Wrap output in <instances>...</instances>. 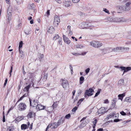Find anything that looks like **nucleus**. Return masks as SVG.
<instances>
[{
  "label": "nucleus",
  "mask_w": 131,
  "mask_h": 131,
  "mask_svg": "<svg viewBox=\"0 0 131 131\" xmlns=\"http://www.w3.org/2000/svg\"><path fill=\"white\" fill-rule=\"evenodd\" d=\"M35 79L34 78L31 77L30 78L29 81L30 83L27 86H26L24 89V91H26L27 92L28 90L30 88L31 84H32V85L33 87H34V84L35 83Z\"/></svg>",
  "instance_id": "1"
},
{
  "label": "nucleus",
  "mask_w": 131,
  "mask_h": 131,
  "mask_svg": "<svg viewBox=\"0 0 131 131\" xmlns=\"http://www.w3.org/2000/svg\"><path fill=\"white\" fill-rule=\"evenodd\" d=\"M90 45L95 48L100 47L103 45L100 41H91L90 42Z\"/></svg>",
  "instance_id": "2"
},
{
  "label": "nucleus",
  "mask_w": 131,
  "mask_h": 131,
  "mask_svg": "<svg viewBox=\"0 0 131 131\" xmlns=\"http://www.w3.org/2000/svg\"><path fill=\"white\" fill-rule=\"evenodd\" d=\"M26 105L23 103H20L17 106L18 110L21 111H24L26 109Z\"/></svg>",
  "instance_id": "3"
},
{
  "label": "nucleus",
  "mask_w": 131,
  "mask_h": 131,
  "mask_svg": "<svg viewBox=\"0 0 131 131\" xmlns=\"http://www.w3.org/2000/svg\"><path fill=\"white\" fill-rule=\"evenodd\" d=\"M60 22L59 17L57 15L55 16L54 18L53 24L55 26H57Z\"/></svg>",
  "instance_id": "4"
},
{
  "label": "nucleus",
  "mask_w": 131,
  "mask_h": 131,
  "mask_svg": "<svg viewBox=\"0 0 131 131\" xmlns=\"http://www.w3.org/2000/svg\"><path fill=\"white\" fill-rule=\"evenodd\" d=\"M29 101L30 106L32 107H36L38 105V101L37 100H33L32 101L29 98Z\"/></svg>",
  "instance_id": "5"
},
{
  "label": "nucleus",
  "mask_w": 131,
  "mask_h": 131,
  "mask_svg": "<svg viewBox=\"0 0 131 131\" xmlns=\"http://www.w3.org/2000/svg\"><path fill=\"white\" fill-rule=\"evenodd\" d=\"M114 117H117L116 114L114 112L111 113L107 116L105 119L106 120H108L110 119L114 118Z\"/></svg>",
  "instance_id": "6"
},
{
  "label": "nucleus",
  "mask_w": 131,
  "mask_h": 131,
  "mask_svg": "<svg viewBox=\"0 0 131 131\" xmlns=\"http://www.w3.org/2000/svg\"><path fill=\"white\" fill-rule=\"evenodd\" d=\"M57 126L56 125V123H52L49 124L47 127L46 131H47L48 129V128L50 127L51 128L55 129L57 127Z\"/></svg>",
  "instance_id": "7"
},
{
  "label": "nucleus",
  "mask_w": 131,
  "mask_h": 131,
  "mask_svg": "<svg viewBox=\"0 0 131 131\" xmlns=\"http://www.w3.org/2000/svg\"><path fill=\"white\" fill-rule=\"evenodd\" d=\"M93 92V90H92V89L90 88L89 90L86 91L85 92V96L86 95L89 96H91L93 94V93H92Z\"/></svg>",
  "instance_id": "8"
},
{
  "label": "nucleus",
  "mask_w": 131,
  "mask_h": 131,
  "mask_svg": "<svg viewBox=\"0 0 131 131\" xmlns=\"http://www.w3.org/2000/svg\"><path fill=\"white\" fill-rule=\"evenodd\" d=\"M69 83L68 81L66 80H63L62 85L63 88H66L68 85Z\"/></svg>",
  "instance_id": "9"
},
{
  "label": "nucleus",
  "mask_w": 131,
  "mask_h": 131,
  "mask_svg": "<svg viewBox=\"0 0 131 131\" xmlns=\"http://www.w3.org/2000/svg\"><path fill=\"white\" fill-rule=\"evenodd\" d=\"M121 47H118L114 48L112 50L109 51L108 52H111L112 51L116 52L121 51Z\"/></svg>",
  "instance_id": "10"
},
{
  "label": "nucleus",
  "mask_w": 131,
  "mask_h": 131,
  "mask_svg": "<svg viewBox=\"0 0 131 131\" xmlns=\"http://www.w3.org/2000/svg\"><path fill=\"white\" fill-rule=\"evenodd\" d=\"M105 107H101L98 110V112L99 114H103L105 112Z\"/></svg>",
  "instance_id": "11"
},
{
  "label": "nucleus",
  "mask_w": 131,
  "mask_h": 131,
  "mask_svg": "<svg viewBox=\"0 0 131 131\" xmlns=\"http://www.w3.org/2000/svg\"><path fill=\"white\" fill-rule=\"evenodd\" d=\"M45 107L44 106H42L40 104H38V105L36 107V109L39 110L44 109L45 108Z\"/></svg>",
  "instance_id": "12"
},
{
  "label": "nucleus",
  "mask_w": 131,
  "mask_h": 131,
  "mask_svg": "<svg viewBox=\"0 0 131 131\" xmlns=\"http://www.w3.org/2000/svg\"><path fill=\"white\" fill-rule=\"evenodd\" d=\"M70 2L69 1H66L64 2V5L66 7H68L71 6V5L70 4Z\"/></svg>",
  "instance_id": "13"
},
{
  "label": "nucleus",
  "mask_w": 131,
  "mask_h": 131,
  "mask_svg": "<svg viewBox=\"0 0 131 131\" xmlns=\"http://www.w3.org/2000/svg\"><path fill=\"white\" fill-rule=\"evenodd\" d=\"M62 118H61V119H62ZM64 121V119H60L58 121V122L57 123H56V125L57 126V127L58 126L60 125L61 124H62L63 123Z\"/></svg>",
  "instance_id": "14"
},
{
  "label": "nucleus",
  "mask_w": 131,
  "mask_h": 131,
  "mask_svg": "<svg viewBox=\"0 0 131 131\" xmlns=\"http://www.w3.org/2000/svg\"><path fill=\"white\" fill-rule=\"evenodd\" d=\"M27 8L28 9H33L34 8V4H29Z\"/></svg>",
  "instance_id": "15"
},
{
  "label": "nucleus",
  "mask_w": 131,
  "mask_h": 131,
  "mask_svg": "<svg viewBox=\"0 0 131 131\" xmlns=\"http://www.w3.org/2000/svg\"><path fill=\"white\" fill-rule=\"evenodd\" d=\"M54 30V29L52 27H51L48 29V32L50 33H53Z\"/></svg>",
  "instance_id": "16"
},
{
  "label": "nucleus",
  "mask_w": 131,
  "mask_h": 131,
  "mask_svg": "<svg viewBox=\"0 0 131 131\" xmlns=\"http://www.w3.org/2000/svg\"><path fill=\"white\" fill-rule=\"evenodd\" d=\"M125 94L124 93L122 94H119L118 95V99H119L121 100V101H122L123 97L125 96Z\"/></svg>",
  "instance_id": "17"
},
{
  "label": "nucleus",
  "mask_w": 131,
  "mask_h": 131,
  "mask_svg": "<svg viewBox=\"0 0 131 131\" xmlns=\"http://www.w3.org/2000/svg\"><path fill=\"white\" fill-rule=\"evenodd\" d=\"M59 38V36L58 35H56L54 37L53 40H57L59 41L60 40Z\"/></svg>",
  "instance_id": "18"
},
{
  "label": "nucleus",
  "mask_w": 131,
  "mask_h": 131,
  "mask_svg": "<svg viewBox=\"0 0 131 131\" xmlns=\"http://www.w3.org/2000/svg\"><path fill=\"white\" fill-rule=\"evenodd\" d=\"M85 123V122H82L80 125L79 126V128H82L85 126L86 125Z\"/></svg>",
  "instance_id": "19"
},
{
  "label": "nucleus",
  "mask_w": 131,
  "mask_h": 131,
  "mask_svg": "<svg viewBox=\"0 0 131 131\" xmlns=\"http://www.w3.org/2000/svg\"><path fill=\"white\" fill-rule=\"evenodd\" d=\"M7 12L9 16L8 17H10L12 14V11L9 8L7 9Z\"/></svg>",
  "instance_id": "20"
},
{
  "label": "nucleus",
  "mask_w": 131,
  "mask_h": 131,
  "mask_svg": "<svg viewBox=\"0 0 131 131\" xmlns=\"http://www.w3.org/2000/svg\"><path fill=\"white\" fill-rule=\"evenodd\" d=\"M124 80L123 79H120L118 82V84L119 86H121L124 84Z\"/></svg>",
  "instance_id": "21"
},
{
  "label": "nucleus",
  "mask_w": 131,
  "mask_h": 131,
  "mask_svg": "<svg viewBox=\"0 0 131 131\" xmlns=\"http://www.w3.org/2000/svg\"><path fill=\"white\" fill-rule=\"evenodd\" d=\"M120 11H125V7L124 6H118L117 7Z\"/></svg>",
  "instance_id": "22"
},
{
  "label": "nucleus",
  "mask_w": 131,
  "mask_h": 131,
  "mask_svg": "<svg viewBox=\"0 0 131 131\" xmlns=\"http://www.w3.org/2000/svg\"><path fill=\"white\" fill-rule=\"evenodd\" d=\"M28 127L27 125L25 124H23L21 126V128L22 130H25L28 128Z\"/></svg>",
  "instance_id": "23"
},
{
  "label": "nucleus",
  "mask_w": 131,
  "mask_h": 131,
  "mask_svg": "<svg viewBox=\"0 0 131 131\" xmlns=\"http://www.w3.org/2000/svg\"><path fill=\"white\" fill-rule=\"evenodd\" d=\"M48 77V74L47 73L45 74L43 78L42 79V80L43 81L45 82L47 80Z\"/></svg>",
  "instance_id": "24"
},
{
  "label": "nucleus",
  "mask_w": 131,
  "mask_h": 131,
  "mask_svg": "<svg viewBox=\"0 0 131 131\" xmlns=\"http://www.w3.org/2000/svg\"><path fill=\"white\" fill-rule=\"evenodd\" d=\"M121 51H128L129 48L128 47H121Z\"/></svg>",
  "instance_id": "25"
},
{
  "label": "nucleus",
  "mask_w": 131,
  "mask_h": 131,
  "mask_svg": "<svg viewBox=\"0 0 131 131\" xmlns=\"http://www.w3.org/2000/svg\"><path fill=\"white\" fill-rule=\"evenodd\" d=\"M84 78L83 76L81 77L80 78V84H81L83 82Z\"/></svg>",
  "instance_id": "26"
},
{
  "label": "nucleus",
  "mask_w": 131,
  "mask_h": 131,
  "mask_svg": "<svg viewBox=\"0 0 131 131\" xmlns=\"http://www.w3.org/2000/svg\"><path fill=\"white\" fill-rule=\"evenodd\" d=\"M131 70V67H125V68L124 71L123 73L125 72H127Z\"/></svg>",
  "instance_id": "27"
},
{
  "label": "nucleus",
  "mask_w": 131,
  "mask_h": 131,
  "mask_svg": "<svg viewBox=\"0 0 131 131\" xmlns=\"http://www.w3.org/2000/svg\"><path fill=\"white\" fill-rule=\"evenodd\" d=\"M23 118V116H19L17 117L15 119V121H17V122L22 120Z\"/></svg>",
  "instance_id": "28"
},
{
  "label": "nucleus",
  "mask_w": 131,
  "mask_h": 131,
  "mask_svg": "<svg viewBox=\"0 0 131 131\" xmlns=\"http://www.w3.org/2000/svg\"><path fill=\"white\" fill-rule=\"evenodd\" d=\"M84 47V46L81 44L77 45L74 46V47L76 48H83Z\"/></svg>",
  "instance_id": "29"
},
{
  "label": "nucleus",
  "mask_w": 131,
  "mask_h": 131,
  "mask_svg": "<svg viewBox=\"0 0 131 131\" xmlns=\"http://www.w3.org/2000/svg\"><path fill=\"white\" fill-rule=\"evenodd\" d=\"M27 95V94H25L24 95H23L21 97H20V98L19 99V100L17 101V103L19 101L23 99L24 97H26Z\"/></svg>",
  "instance_id": "30"
},
{
  "label": "nucleus",
  "mask_w": 131,
  "mask_h": 131,
  "mask_svg": "<svg viewBox=\"0 0 131 131\" xmlns=\"http://www.w3.org/2000/svg\"><path fill=\"white\" fill-rule=\"evenodd\" d=\"M19 51L20 53V56L21 57H23L24 55V52L22 50H19Z\"/></svg>",
  "instance_id": "31"
},
{
  "label": "nucleus",
  "mask_w": 131,
  "mask_h": 131,
  "mask_svg": "<svg viewBox=\"0 0 131 131\" xmlns=\"http://www.w3.org/2000/svg\"><path fill=\"white\" fill-rule=\"evenodd\" d=\"M125 101L127 102H131V98L129 97H127L125 99Z\"/></svg>",
  "instance_id": "32"
},
{
  "label": "nucleus",
  "mask_w": 131,
  "mask_h": 131,
  "mask_svg": "<svg viewBox=\"0 0 131 131\" xmlns=\"http://www.w3.org/2000/svg\"><path fill=\"white\" fill-rule=\"evenodd\" d=\"M97 122V120L96 119H95V120L93 121V128H95L96 126V124Z\"/></svg>",
  "instance_id": "33"
},
{
  "label": "nucleus",
  "mask_w": 131,
  "mask_h": 131,
  "mask_svg": "<svg viewBox=\"0 0 131 131\" xmlns=\"http://www.w3.org/2000/svg\"><path fill=\"white\" fill-rule=\"evenodd\" d=\"M101 90V89H99L97 91V93H96L94 97H96L97 96L100 94V92Z\"/></svg>",
  "instance_id": "34"
},
{
  "label": "nucleus",
  "mask_w": 131,
  "mask_h": 131,
  "mask_svg": "<svg viewBox=\"0 0 131 131\" xmlns=\"http://www.w3.org/2000/svg\"><path fill=\"white\" fill-rule=\"evenodd\" d=\"M121 19H120L119 18H118V20H117V21H116V22H121V21H122V22H125V21H126V20H125V19H123L122 18H121Z\"/></svg>",
  "instance_id": "35"
},
{
  "label": "nucleus",
  "mask_w": 131,
  "mask_h": 131,
  "mask_svg": "<svg viewBox=\"0 0 131 131\" xmlns=\"http://www.w3.org/2000/svg\"><path fill=\"white\" fill-rule=\"evenodd\" d=\"M63 39L64 41H69V39L65 36L63 35Z\"/></svg>",
  "instance_id": "36"
},
{
  "label": "nucleus",
  "mask_w": 131,
  "mask_h": 131,
  "mask_svg": "<svg viewBox=\"0 0 131 131\" xmlns=\"http://www.w3.org/2000/svg\"><path fill=\"white\" fill-rule=\"evenodd\" d=\"M23 44V41H20L19 43V50H20V48L22 47Z\"/></svg>",
  "instance_id": "37"
},
{
  "label": "nucleus",
  "mask_w": 131,
  "mask_h": 131,
  "mask_svg": "<svg viewBox=\"0 0 131 131\" xmlns=\"http://www.w3.org/2000/svg\"><path fill=\"white\" fill-rule=\"evenodd\" d=\"M44 56L43 54H40L38 55V58L40 59H41L43 58Z\"/></svg>",
  "instance_id": "38"
},
{
  "label": "nucleus",
  "mask_w": 131,
  "mask_h": 131,
  "mask_svg": "<svg viewBox=\"0 0 131 131\" xmlns=\"http://www.w3.org/2000/svg\"><path fill=\"white\" fill-rule=\"evenodd\" d=\"M70 117V114H69L67 115H66L65 118L67 119H69Z\"/></svg>",
  "instance_id": "39"
},
{
  "label": "nucleus",
  "mask_w": 131,
  "mask_h": 131,
  "mask_svg": "<svg viewBox=\"0 0 131 131\" xmlns=\"http://www.w3.org/2000/svg\"><path fill=\"white\" fill-rule=\"evenodd\" d=\"M83 99H80L78 102V107L79 104L81 103V102L83 101Z\"/></svg>",
  "instance_id": "40"
},
{
  "label": "nucleus",
  "mask_w": 131,
  "mask_h": 131,
  "mask_svg": "<svg viewBox=\"0 0 131 131\" xmlns=\"http://www.w3.org/2000/svg\"><path fill=\"white\" fill-rule=\"evenodd\" d=\"M122 121V119H115L114 120V122H117Z\"/></svg>",
  "instance_id": "41"
},
{
  "label": "nucleus",
  "mask_w": 131,
  "mask_h": 131,
  "mask_svg": "<svg viewBox=\"0 0 131 131\" xmlns=\"http://www.w3.org/2000/svg\"><path fill=\"white\" fill-rule=\"evenodd\" d=\"M130 9L129 7H127L125 6V11H128Z\"/></svg>",
  "instance_id": "42"
},
{
  "label": "nucleus",
  "mask_w": 131,
  "mask_h": 131,
  "mask_svg": "<svg viewBox=\"0 0 131 131\" xmlns=\"http://www.w3.org/2000/svg\"><path fill=\"white\" fill-rule=\"evenodd\" d=\"M72 53L73 55L75 56H78L81 55V54L80 53Z\"/></svg>",
  "instance_id": "43"
},
{
  "label": "nucleus",
  "mask_w": 131,
  "mask_h": 131,
  "mask_svg": "<svg viewBox=\"0 0 131 131\" xmlns=\"http://www.w3.org/2000/svg\"><path fill=\"white\" fill-rule=\"evenodd\" d=\"M120 113L123 116H125L126 115L125 113L123 111H122L120 112Z\"/></svg>",
  "instance_id": "44"
},
{
  "label": "nucleus",
  "mask_w": 131,
  "mask_h": 131,
  "mask_svg": "<svg viewBox=\"0 0 131 131\" xmlns=\"http://www.w3.org/2000/svg\"><path fill=\"white\" fill-rule=\"evenodd\" d=\"M78 107H78H76V106L74 107L73 108V109H72V111L73 112H75L77 110Z\"/></svg>",
  "instance_id": "45"
},
{
  "label": "nucleus",
  "mask_w": 131,
  "mask_h": 131,
  "mask_svg": "<svg viewBox=\"0 0 131 131\" xmlns=\"http://www.w3.org/2000/svg\"><path fill=\"white\" fill-rule=\"evenodd\" d=\"M90 69L89 68H88L86 69L85 70V72L86 74H87L89 72L90 70Z\"/></svg>",
  "instance_id": "46"
},
{
  "label": "nucleus",
  "mask_w": 131,
  "mask_h": 131,
  "mask_svg": "<svg viewBox=\"0 0 131 131\" xmlns=\"http://www.w3.org/2000/svg\"><path fill=\"white\" fill-rule=\"evenodd\" d=\"M32 115V114L30 112L29 113L28 115V117L29 118H31V117Z\"/></svg>",
  "instance_id": "47"
},
{
  "label": "nucleus",
  "mask_w": 131,
  "mask_h": 131,
  "mask_svg": "<svg viewBox=\"0 0 131 131\" xmlns=\"http://www.w3.org/2000/svg\"><path fill=\"white\" fill-rule=\"evenodd\" d=\"M82 24L86 26L89 27V26L88 25V23L87 22H84Z\"/></svg>",
  "instance_id": "48"
},
{
  "label": "nucleus",
  "mask_w": 131,
  "mask_h": 131,
  "mask_svg": "<svg viewBox=\"0 0 131 131\" xmlns=\"http://www.w3.org/2000/svg\"><path fill=\"white\" fill-rule=\"evenodd\" d=\"M131 4V2H128L126 4H125L126 6H127V7H129V6Z\"/></svg>",
  "instance_id": "49"
},
{
  "label": "nucleus",
  "mask_w": 131,
  "mask_h": 131,
  "mask_svg": "<svg viewBox=\"0 0 131 131\" xmlns=\"http://www.w3.org/2000/svg\"><path fill=\"white\" fill-rule=\"evenodd\" d=\"M73 2L74 3H77L80 0H72Z\"/></svg>",
  "instance_id": "50"
},
{
  "label": "nucleus",
  "mask_w": 131,
  "mask_h": 131,
  "mask_svg": "<svg viewBox=\"0 0 131 131\" xmlns=\"http://www.w3.org/2000/svg\"><path fill=\"white\" fill-rule=\"evenodd\" d=\"M119 68L121 69L122 70H124V71L125 69V67L123 66H121Z\"/></svg>",
  "instance_id": "51"
},
{
  "label": "nucleus",
  "mask_w": 131,
  "mask_h": 131,
  "mask_svg": "<svg viewBox=\"0 0 131 131\" xmlns=\"http://www.w3.org/2000/svg\"><path fill=\"white\" fill-rule=\"evenodd\" d=\"M13 70V66H11V69L10 71V72H9V74H10V76L9 77H10L11 74V73L12 72V70Z\"/></svg>",
  "instance_id": "52"
},
{
  "label": "nucleus",
  "mask_w": 131,
  "mask_h": 131,
  "mask_svg": "<svg viewBox=\"0 0 131 131\" xmlns=\"http://www.w3.org/2000/svg\"><path fill=\"white\" fill-rule=\"evenodd\" d=\"M103 10L106 13H108L109 12L108 10L106 8H104Z\"/></svg>",
  "instance_id": "53"
},
{
  "label": "nucleus",
  "mask_w": 131,
  "mask_h": 131,
  "mask_svg": "<svg viewBox=\"0 0 131 131\" xmlns=\"http://www.w3.org/2000/svg\"><path fill=\"white\" fill-rule=\"evenodd\" d=\"M115 105V103L113 102H112L111 107L112 108H114Z\"/></svg>",
  "instance_id": "54"
},
{
  "label": "nucleus",
  "mask_w": 131,
  "mask_h": 131,
  "mask_svg": "<svg viewBox=\"0 0 131 131\" xmlns=\"http://www.w3.org/2000/svg\"><path fill=\"white\" fill-rule=\"evenodd\" d=\"M7 131H13L11 127H9L7 129Z\"/></svg>",
  "instance_id": "55"
},
{
  "label": "nucleus",
  "mask_w": 131,
  "mask_h": 131,
  "mask_svg": "<svg viewBox=\"0 0 131 131\" xmlns=\"http://www.w3.org/2000/svg\"><path fill=\"white\" fill-rule=\"evenodd\" d=\"M7 81H8L7 79V78H6L5 80V83L4 84V86H5L6 85L7 83Z\"/></svg>",
  "instance_id": "56"
},
{
  "label": "nucleus",
  "mask_w": 131,
  "mask_h": 131,
  "mask_svg": "<svg viewBox=\"0 0 131 131\" xmlns=\"http://www.w3.org/2000/svg\"><path fill=\"white\" fill-rule=\"evenodd\" d=\"M109 103V101L107 99H106L104 101V103Z\"/></svg>",
  "instance_id": "57"
},
{
  "label": "nucleus",
  "mask_w": 131,
  "mask_h": 131,
  "mask_svg": "<svg viewBox=\"0 0 131 131\" xmlns=\"http://www.w3.org/2000/svg\"><path fill=\"white\" fill-rule=\"evenodd\" d=\"M55 1L59 4H61L62 3L61 0H55Z\"/></svg>",
  "instance_id": "58"
},
{
  "label": "nucleus",
  "mask_w": 131,
  "mask_h": 131,
  "mask_svg": "<svg viewBox=\"0 0 131 131\" xmlns=\"http://www.w3.org/2000/svg\"><path fill=\"white\" fill-rule=\"evenodd\" d=\"M117 100V99L116 98H115L113 99V102L114 103H115L116 102Z\"/></svg>",
  "instance_id": "59"
},
{
  "label": "nucleus",
  "mask_w": 131,
  "mask_h": 131,
  "mask_svg": "<svg viewBox=\"0 0 131 131\" xmlns=\"http://www.w3.org/2000/svg\"><path fill=\"white\" fill-rule=\"evenodd\" d=\"M3 122H4L5 121V116L4 115H3Z\"/></svg>",
  "instance_id": "60"
},
{
  "label": "nucleus",
  "mask_w": 131,
  "mask_h": 131,
  "mask_svg": "<svg viewBox=\"0 0 131 131\" xmlns=\"http://www.w3.org/2000/svg\"><path fill=\"white\" fill-rule=\"evenodd\" d=\"M23 74H25L26 73L25 72V71H24V66H23Z\"/></svg>",
  "instance_id": "61"
},
{
  "label": "nucleus",
  "mask_w": 131,
  "mask_h": 131,
  "mask_svg": "<svg viewBox=\"0 0 131 131\" xmlns=\"http://www.w3.org/2000/svg\"><path fill=\"white\" fill-rule=\"evenodd\" d=\"M71 26H68L67 27V29H69V30H71Z\"/></svg>",
  "instance_id": "62"
},
{
  "label": "nucleus",
  "mask_w": 131,
  "mask_h": 131,
  "mask_svg": "<svg viewBox=\"0 0 131 131\" xmlns=\"http://www.w3.org/2000/svg\"><path fill=\"white\" fill-rule=\"evenodd\" d=\"M87 117H83L80 121V122L84 120V119H85Z\"/></svg>",
  "instance_id": "63"
},
{
  "label": "nucleus",
  "mask_w": 131,
  "mask_h": 131,
  "mask_svg": "<svg viewBox=\"0 0 131 131\" xmlns=\"http://www.w3.org/2000/svg\"><path fill=\"white\" fill-rule=\"evenodd\" d=\"M103 130V129L102 128H100L98 129L97 131H102Z\"/></svg>",
  "instance_id": "64"
}]
</instances>
